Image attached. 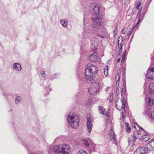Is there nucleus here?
I'll return each instance as SVG.
<instances>
[{"label": "nucleus", "instance_id": "obj_16", "mask_svg": "<svg viewBox=\"0 0 154 154\" xmlns=\"http://www.w3.org/2000/svg\"><path fill=\"white\" fill-rule=\"evenodd\" d=\"M136 138L134 135L131 136L128 138V142L129 144L133 145L135 142Z\"/></svg>", "mask_w": 154, "mask_h": 154}, {"label": "nucleus", "instance_id": "obj_51", "mask_svg": "<svg viewBox=\"0 0 154 154\" xmlns=\"http://www.w3.org/2000/svg\"><path fill=\"white\" fill-rule=\"evenodd\" d=\"M119 39L118 40V45L119 44Z\"/></svg>", "mask_w": 154, "mask_h": 154}, {"label": "nucleus", "instance_id": "obj_4", "mask_svg": "<svg viewBox=\"0 0 154 154\" xmlns=\"http://www.w3.org/2000/svg\"><path fill=\"white\" fill-rule=\"evenodd\" d=\"M102 19V17L100 16H97L92 18L93 22L91 25V27L95 31H97V29H99L102 25L101 23Z\"/></svg>", "mask_w": 154, "mask_h": 154}, {"label": "nucleus", "instance_id": "obj_27", "mask_svg": "<svg viewBox=\"0 0 154 154\" xmlns=\"http://www.w3.org/2000/svg\"><path fill=\"white\" fill-rule=\"evenodd\" d=\"M99 108L100 110H101V112L103 114L106 115V114H105V112H104L103 110H104L105 109H103V107L102 106H99Z\"/></svg>", "mask_w": 154, "mask_h": 154}, {"label": "nucleus", "instance_id": "obj_36", "mask_svg": "<svg viewBox=\"0 0 154 154\" xmlns=\"http://www.w3.org/2000/svg\"><path fill=\"white\" fill-rule=\"evenodd\" d=\"M84 34H86L87 33V28H85V27L84 28ZM84 35H85V34Z\"/></svg>", "mask_w": 154, "mask_h": 154}, {"label": "nucleus", "instance_id": "obj_47", "mask_svg": "<svg viewBox=\"0 0 154 154\" xmlns=\"http://www.w3.org/2000/svg\"><path fill=\"white\" fill-rule=\"evenodd\" d=\"M119 54H120L122 52V50L119 49Z\"/></svg>", "mask_w": 154, "mask_h": 154}, {"label": "nucleus", "instance_id": "obj_30", "mask_svg": "<svg viewBox=\"0 0 154 154\" xmlns=\"http://www.w3.org/2000/svg\"><path fill=\"white\" fill-rule=\"evenodd\" d=\"M41 75L42 77L44 78L46 76V74L45 73L44 71H42L41 72Z\"/></svg>", "mask_w": 154, "mask_h": 154}, {"label": "nucleus", "instance_id": "obj_25", "mask_svg": "<svg viewBox=\"0 0 154 154\" xmlns=\"http://www.w3.org/2000/svg\"><path fill=\"white\" fill-rule=\"evenodd\" d=\"M108 66H105L104 70V74L106 76H107L108 74Z\"/></svg>", "mask_w": 154, "mask_h": 154}, {"label": "nucleus", "instance_id": "obj_40", "mask_svg": "<svg viewBox=\"0 0 154 154\" xmlns=\"http://www.w3.org/2000/svg\"><path fill=\"white\" fill-rule=\"evenodd\" d=\"M113 94L112 93L111 94L109 100H112Z\"/></svg>", "mask_w": 154, "mask_h": 154}, {"label": "nucleus", "instance_id": "obj_52", "mask_svg": "<svg viewBox=\"0 0 154 154\" xmlns=\"http://www.w3.org/2000/svg\"><path fill=\"white\" fill-rule=\"evenodd\" d=\"M57 140V138H56L55 140V141L56 140Z\"/></svg>", "mask_w": 154, "mask_h": 154}, {"label": "nucleus", "instance_id": "obj_42", "mask_svg": "<svg viewBox=\"0 0 154 154\" xmlns=\"http://www.w3.org/2000/svg\"><path fill=\"white\" fill-rule=\"evenodd\" d=\"M88 103L87 104H90L91 102V99H88Z\"/></svg>", "mask_w": 154, "mask_h": 154}, {"label": "nucleus", "instance_id": "obj_18", "mask_svg": "<svg viewBox=\"0 0 154 154\" xmlns=\"http://www.w3.org/2000/svg\"><path fill=\"white\" fill-rule=\"evenodd\" d=\"M141 10H140L138 11V13L137 14V18H138V22L140 23V22L142 21L143 19V17L144 14L143 16H142L140 12H141Z\"/></svg>", "mask_w": 154, "mask_h": 154}, {"label": "nucleus", "instance_id": "obj_34", "mask_svg": "<svg viewBox=\"0 0 154 154\" xmlns=\"http://www.w3.org/2000/svg\"><path fill=\"white\" fill-rule=\"evenodd\" d=\"M127 131L128 132H130L131 131V129L130 127L126 128Z\"/></svg>", "mask_w": 154, "mask_h": 154}, {"label": "nucleus", "instance_id": "obj_15", "mask_svg": "<svg viewBox=\"0 0 154 154\" xmlns=\"http://www.w3.org/2000/svg\"><path fill=\"white\" fill-rule=\"evenodd\" d=\"M13 68L15 70H17L18 71H20L21 69V67L20 64L19 63H16L13 65Z\"/></svg>", "mask_w": 154, "mask_h": 154}, {"label": "nucleus", "instance_id": "obj_45", "mask_svg": "<svg viewBox=\"0 0 154 154\" xmlns=\"http://www.w3.org/2000/svg\"><path fill=\"white\" fill-rule=\"evenodd\" d=\"M95 149L94 147H93L92 148H91V150L94 151Z\"/></svg>", "mask_w": 154, "mask_h": 154}, {"label": "nucleus", "instance_id": "obj_23", "mask_svg": "<svg viewBox=\"0 0 154 154\" xmlns=\"http://www.w3.org/2000/svg\"><path fill=\"white\" fill-rule=\"evenodd\" d=\"M21 99L20 96H17L16 97L15 100V103L17 104H19L21 103Z\"/></svg>", "mask_w": 154, "mask_h": 154}, {"label": "nucleus", "instance_id": "obj_39", "mask_svg": "<svg viewBox=\"0 0 154 154\" xmlns=\"http://www.w3.org/2000/svg\"><path fill=\"white\" fill-rule=\"evenodd\" d=\"M117 27L116 26L115 28V29L114 30L113 32L115 34H116V33H117Z\"/></svg>", "mask_w": 154, "mask_h": 154}, {"label": "nucleus", "instance_id": "obj_49", "mask_svg": "<svg viewBox=\"0 0 154 154\" xmlns=\"http://www.w3.org/2000/svg\"><path fill=\"white\" fill-rule=\"evenodd\" d=\"M141 129L143 131H144V129H143L142 127H140Z\"/></svg>", "mask_w": 154, "mask_h": 154}, {"label": "nucleus", "instance_id": "obj_28", "mask_svg": "<svg viewBox=\"0 0 154 154\" xmlns=\"http://www.w3.org/2000/svg\"><path fill=\"white\" fill-rule=\"evenodd\" d=\"M126 51L125 50L123 53L122 58V59L121 62H122L123 60H124L125 59V54L126 53Z\"/></svg>", "mask_w": 154, "mask_h": 154}, {"label": "nucleus", "instance_id": "obj_10", "mask_svg": "<svg viewBox=\"0 0 154 154\" xmlns=\"http://www.w3.org/2000/svg\"><path fill=\"white\" fill-rule=\"evenodd\" d=\"M146 76L148 79H154V67L148 70Z\"/></svg>", "mask_w": 154, "mask_h": 154}, {"label": "nucleus", "instance_id": "obj_9", "mask_svg": "<svg viewBox=\"0 0 154 154\" xmlns=\"http://www.w3.org/2000/svg\"><path fill=\"white\" fill-rule=\"evenodd\" d=\"M109 136L110 138V140H114V143L116 144L117 145V140L116 137V135L115 134L114 131H113L112 128H111L109 132Z\"/></svg>", "mask_w": 154, "mask_h": 154}, {"label": "nucleus", "instance_id": "obj_35", "mask_svg": "<svg viewBox=\"0 0 154 154\" xmlns=\"http://www.w3.org/2000/svg\"><path fill=\"white\" fill-rule=\"evenodd\" d=\"M139 23H138V22L137 23L134 25L133 29H135L137 27V25H138V24Z\"/></svg>", "mask_w": 154, "mask_h": 154}, {"label": "nucleus", "instance_id": "obj_14", "mask_svg": "<svg viewBox=\"0 0 154 154\" xmlns=\"http://www.w3.org/2000/svg\"><path fill=\"white\" fill-rule=\"evenodd\" d=\"M146 146H148L150 151L154 150V138L147 144Z\"/></svg>", "mask_w": 154, "mask_h": 154}, {"label": "nucleus", "instance_id": "obj_20", "mask_svg": "<svg viewBox=\"0 0 154 154\" xmlns=\"http://www.w3.org/2000/svg\"><path fill=\"white\" fill-rule=\"evenodd\" d=\"M134 137L136 139H141L142 137V135L138 132L136 131L134 132Z\"/></svg>", "mask_w": 154, "mask_h": 154}, {"label": "nucleus", "instance_id": "obj_53", "mask_svg": "<svg viewBox=\"0 0 154 154\" xmlns=\"http://www.w3.org/2000/svg\"><path fill=\"white\" fill-rule=\"evenodd\" d=\"M50 91H51L50 90V89H49Z\"/></svg>", "mask_w": 154, "mask_h": 154}, {"label": "nucleus", "instance_id": "obj_5", "mask_svg": "<svg viewBox=\"0 0 154 154\" xmlns=\"http://www.w3.org/2000/svg\"><path fill=\"white\" fill-rule=\"evenodd\" d=\"M100 88L98 83L96 82L91 85L88 89V91L91 95H95L99 91Z\"/></svg>", "mask_w": 154, "mask_h": 154}, {"label": "nucleus", "instance_id": "obj_6", "mask_svg": "<svg viewBox=\"0 0 154 154\" xmlns=\"http://www.w3.org/2000/svg\"><path fill=\"white\" fill-rule=\"evenodd\" d=\"M99 5L96 3H92L90 6L89 10L94 15H97L100 13Z\"/></svg>", "mask_w": 154, "mask_h": 154}, {"label": "nucleus", "instance_id": "obj_43", "mask_svg": "<svg viewBox=\"0 0 154 154\" xmlns=\"http://www.w3.org/2000/svg\"><path fill=\"white\" fill-rule=\"evenodd\" d=\"M120 58H119L117 59V63H119L120 62Z\"/></svg>", "mask_w": 154, "mask_h": 154}, {"label": "nucleus", "instance_id": "obj_1", "mask_svg": "<svg viewBox=\"0 0 154 154\" xmlns=\"http://www.w3.org/2000/svg\"><path fill=\"white\" fill-rule=\"evenodd\" d=\"M98 71L97 67L96 66L91 64L87 65L85 69V78L90 81L93 80Z\"/></svg>", "mask_w": 154, "mask_h": 154}, {"label": "nucleus", "instance_id": "obj_12", "mask_svg": "<svg viewBox=\"0 0 154 154\" xmlns=\"http://www.w3.org/2000/svg\"><path fill=\"white\" fill-rule=\"evenodd\" d=\"M87 123L88 131L89 132H90L92 128V125L91 123V118L89 117L88 118Z\"/></svg>", "mask_w": 154, "mask_h": 154}, {"label": "nucleus", "instance_id": "obj_33", "mask_svg": "<svg viewBox=\"0 0 154 154\" xmlns=\"http://www.w3.org/2000/svg\"><path fill=\"white\" fill-rule=\"evenodd\" d=\"M84 145L87 147H88L89 146V143L87 141H85L84 143Z\"/></svg>", "mask_w": 154, "mask_h": 154}, {"label": "nucleus", "instance_id": "obj_37", "mask_svg": "<svg viewBox=\"0 0 154 154\" xmlns=\"http://www.w3.org/2000/svg\"><path fill=\"white\" fill-rule=\"evenodd\" d=\"M132 30H133V29L131 30L128 33V35L129 36L132 33Z\"/></svg>", "mask_w": 154, "mask_h": 154}, {"label": "nucleus", "instance_id": "obj_29", "mask_svg": "<svg viewBox=\"0 0 154 154\" xmlns=\"http://www.w3.org/2000/svg\"><path fill=\"white\" fill-rule=\"evenodd\" d=\"M139 148H138L134 152V154H141L140 152Z\"/></svg>", "mask_w": 154, "mask_h": 154}, {"label": "nucleus", "instance_id": "obj_8", "mask_svg": "<svg viewBox=\"0 0 154 154\" xmlns=\"http://www.w3.org/2000/svg\"><path fill=\"white\" fill-rule=\"evenodd\" d=\"M97 31L98 33L97 35V36L102 38H103L105 37L106 29L105 28L103 27L102 25L101 26L99 29H97Z\"/></svg>", "mask_w": 154, "mask_h": 154}, {"label": "nucleus", "instance_id": "obj_13", "mask_svg": "<svg viewBox=\"0 0 154 154\" xmlns=\"http://www.w3.org/2000/svg\"><path fill=\"white\" fill-rule=\"evenodd\" d=\"M139 149L141 154H147L148 151H150L147 146L146 147H142L139 148Z\"/></svg>", "mask_w": 154, "mask_h": 154}, {"label": "nucleus", "instance_id": "obj_2", "mask_svg": "<svg viewBox=\"0 0 154 154\" xmlns=\"http://www.w3.org/2000/svg\"><path fill=\"white\" fill-rule=\"evenodd\" d=\"M53 150L57 154H69L70 147L69 145L64 144L54 146Z\"/></svg>", "mask_w": 154, "mask_h": 154}, {"label": "nucleus", "instance_id": "obj_50", "mask_svg": "<svg viewBox=\"0 0 154 154\" xmlns=\"http://www.w3.org/2000/svg\"><path fill=\"white\" fill-rule=\"evenodd\" d=\"M120 38H122V37H121L120 36L119 37V39H120Z\"/></svg>", "mask_w": 154, "mask_h": 154}, {"label": "nucleus", "instance_id": "obj_31", "mask_svg": "<svg viewBox=\"0 0 154 154\" xmlns=\"http://www.w3.org/2000/svg\"><path fill=\"white\" fill-rule=\"evenodd\" d=\"M77 154H87V152L84 150H81L79 153Z\"/></svg>", "mask_w": 154, "mask_h": 154}, {"label": "nucleus", "instance_id": "obj_48", "mask_svg": "<svg viewBox=\"0 0 154 154\" xmlns=\"http://www.w3.org/2000/svg\"><path fill=\"white\" fill-rule=\"evenodd\" d=\"M112 100H109L110 102V103H112Z\"/></svg>", "mask_w": 154, "mask_h": 154}, {"label": "nucleus", "instance_id": "obj_3", "mask_svg": "<svg viewBox=\"0 0 154 154\" xmlns=\"http://www.w3.org/2000/svg\"><path fill=\"white\" fill-rule=\"evenodd\" d=\"M67 120L69 123L72 128L76 129L78 127L79 119L77 115L73 114H69L67 118Z\"/></svg>", "mask_w": 154, "mask_h": 154}, {"label": "nucleus", "instance_id": "obj_44", "mask_svg": "<svg viewBox=\"0 0 154 154\" xmlns=\"http://www.w3.org/2000/svg\"><path fill=\"white\" fill-rule=\"evenodd\" d=\"M122 42H121V45H120L121 47L119 49L120 50H122Z\"/></svg>", "mask_w": 154, "mask_h": 154}, {"label": "nucleus", "instance_id": "obj_32", "mask_svg": "<svg viewBox=\"0 0 154 154\" xmlns=\"http://www.w3.org/2000/svg\"><path fill=\"white\" fill-rule=\"evenodd\" d=\"M141 2L140 1H139L137 2V9H138L139 8L138 7H139L141 5Z\"/></svg>", "mask_w": 154, "mask_h": 154}, {"label": "nucleus", "instance_id": "obj_22", "mask_svg": "<svg viewBox=\"0 0 154 154\" xmlns=\"http://www.w3.org/2000/svg\"><path fill=\"white\" fill-rule=\"evenodd\" d=\"M60 23L64 27H66L67 25V21L66 19H63L60 20Z\"/></svg>", "mask_w": 154, "mask_h": 154}, {"label": "nucleus", "instance_id": "obj_26", "mask_svg": "<svg viewBox=\"0 0 154 154\" xmlns=\"http://www.w3.org/2000/svg\"><path fill=\"white\" fill-rule=\"evenodd\" d=\"M120 74L119 73H118L116 76V80L117 82L120 80Z\"/></svg>", "mask_w": 154, "mask_h": 154}, {"label": "nucleus", "instance_id": "obj_24", "mask_svg": "<svg viewBox=\"0 0 154 154\" xmlns=\"http://www.w3.org/2000/svg\"><path fill=\"white\" fill-rule=\"evenodd\" d=\"M149 139V137L146 135L142 136L141 139L142 141L144 142L147 141Z\"/></svg>", "mask_w": 154, "mask_h": 154}, {"label": "nucleus", "instance_id": "obj_19", "mask_svg": "<svg viewBox=\"0 0 154 154\" xmlns=\"http://www.w3.org/2000/svg\"><path fill=\"white\" fill-rule=\"evenodd\" d=\"M146 101L148 100L147 103L149 106H152V104H154V99L152 98L148 97L147 100L146 99Z\"/></svg>", "mask_w": 154, "mask_h": 154}, {"label": "nucleus", "instance_id": "obj_17", "mask_svg": "<svg viewBox=\"0 0 154 154\" xmlns=\"http://www.w3.org/2000/svg\"><path fill=\"white\" fill-rule=\"evenodd\" d=\"M91 43L92 45H93L95 48H96L97 47L98 45V41L97 38H94L92 39Z\"/></svg>", "mask_w": 154, "mask_h": 154}, {"label": "nucleus", "instance_id": "obj_38", "mask_svg": "<svg viewBox=\"0 0 154 154\" xmlns=\"http://www.w3.org/2000/svg\"><path fill=\"white\" fill-rule=\"evenodd\" d=\"M151 117L154 120V112L152 113Z\"/></svg>", "mask_w": 154, "mask_h": 154}, {"label": "nucleus", "instance_id": "obj_41", "mask_svg": "<svg viewBox=\"0 0 154 154\" xmlns=\"http://www.w3.org/2000/svg\"><path fill=\"white\" fill-rule=\"evenodd\" d=\"M125 125L126 128H127V127H129V124H128V123L127 122H125Z\"/></svg>", "mask_w": 154, "mask_h": 154}, {"label": "nucleus", "instance_id": "obj_7", "mask_svg": "<svg viewBox=\"0 0 154 154\" xmlns=\"http://www.w3.org/2000/svg\"><path fill=\"white\" fill-rule=\"evenodd\" d=\"M121 102L122 103V106L121 107H119V108L117 107V106L118 105L117 104H116V106L117 108V109L119 110H120L122 108V109L121 115L122 119H121V120H123L125 118V115L126 114L125 104L124 100L123 99V100H121Z\"/></svg>", "mask_w": 154, "mask_h": 154}, {"label": "nucleus", "instance_id": "obj_46", "mask_svg": "<svg viewBox=\"0 0 154 154\" xmlns=\"http://www.w3.org/2000/svg\"><path fill=\"white\" fill-rule=\"evenodd\" d=\"M124 29H124V28L123 29V30H122V33L123 34H125V32L124 31Z\"/></svg>", "mask_w": 154, "mask_h": 154}, {"label": "nucleus", "instance_id": "obj_21", "mask_svg": "<svg viewBox=\"0 0 154 154\" xmlns=\"http://www.w3.org/2000/svg\"><path fill=\"white\" fill-rule=\"evenodd\" d=\"M149 92L151 93H154V84L152 83L150 84L149 86Z\"/></svg>", "mask_w": 154, "mask_h": 154}, {"label": "nucleus", "instance_id": "obj_11", "mask_svg": "<svg viewBox=\"0 0 154 154\" xmlns=\"http://www.w3.org/2000/svg\"><path fill=\"white\" fill-rule=\"evenodd\" d=\"M89 58L91 62H95L98 60V57L96 53L94 52L93 54H91L89 56Z\"/></svg>", "mask_w": 154, "mask_h": 154}, {"label": "nucleus", "instance_id": "obj_54", "mask_svg": "<svg viewBox=\"0 0 154 154\" xmlns=\"http://www.w3.org/2000/svg\"><path fill=\"white\" fill-rule=\"evenodd\" d=\"M137 126L139 127L138 125H137Z\"/></svg>", "mask_w": 154, "mask_h": 154}]
</instances>
